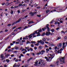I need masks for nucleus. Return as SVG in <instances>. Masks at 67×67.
<instances>
[{"mask_svg":"<svg viewBox=\"0 0 67 67\" xmlns=\"http://www.w3.org/2000/svg\"><path fill=\"white\" fill-rule=\"evenodd\" d=\"M5 5H9V3H7L5 4Z\"/></svg>","mask_w":67,"mask_h":67,"instance_id":"nucleus-45","label":"nucleus"},{"mask_svg":"<svg viewBox=\"0 0 67 67\" xmlns=\"http://www.w3.org/2000/svg\"><path fill=\"white\" fill-rule=\"evenodd\" d=\"M62 49H63V50H64V48H65V46H62Z\"/></svg>","mask_w":67,"mask_h":67,"instance_id":"nucleus-51","label":"nucleus"},{"mask_svg":"<svg viewBox=\"0 0 67 67\" xmlns=\"http://www.w3.org/2000/svg\"><path fill=\"white\" fill-rule=\"evenodd\" d=\"M34 49H36H36H37V47H35L34 48Z\"/></svg>","mask_w":67,"mask_h":67,"instance_id":"nucleus-63","label":"nucleus"},{"mask_svg":"<svg viewBox=\"0 0 67 67\" xmlns=\"http://www.w3.org/2000/svg\"><path fill=\"white\" fill-rule=\"evenodd\" d=\"M13 3V2H11L8 3V4H9V5H10V4H11V3Z\"/></svg>","mask_w":67,"mask_h":67,"instance_id":"nucleus-56","label":"nucleus"},{"mask_svg":"<svg viewBox=\"0 0 67 67\" xmlns=\"http://www.w3.org/2000/svg\"><path fill=\"white\" fill-rule=\"evenodd\" d=\"M35 33H36L35 32H34V33H33V34H32V35H35Z\"/></svg>","mask_w":67,"mask_h":67,"instance_id":"nucleus-53","label":"nucleus"},{"mask_svg":"<svg viewBox=\"0 0 67 67\" xmlns=\"http://www.w3.org/2000/svg\"><path fill=\"white\" fill-rule=\"evenodd\" d=\"M61 38V37H58L57 40H57H60Z\"/></svg>","mask_w":67,"mask_h":67,"instance_id":"nucleus-37","label":"nucleus"},{"mask_svg":"<svg viewBox=\"0 0 67 67\" xmlns=\"http://www.w3.org/2000/svg\"><path fill=\"white\" fill-rule=\"evenodd\" d=\"M42 40H41L40 41H39V40H38L37 41V42L38 43H41V42H42Z\"/></svg>","mask_w":67,"mask_h":67,"instance_id":"nucleus-30","label":"nucleus"},{"mask_svg":"<svg viewBox=\"0 0 67 67\" xmlns=\"http://www.w3.org/2000/svg\"><path fill=\"white\" fill-rule=\"evenodd\" d=\"M22 5V4L20 3L18 4V6L19 7H20V6H21Z\"/></svg>","mask_w":67,"mask_h":67,"instance_id":"nucleus-43","label":"nucleus"},{"mask_svg":"<svg viewBox=\"0 0 67 67\" xmlns=\"http://www.w3.org/2000/svg\"><path fill=\"white\" fill-rule=\"evenodd\" d=\"M6 61L8 63L9 62H10V60L8 59H7L6 60Z\"/></svg>","mask_w":67,"mask_h":67,"instance_id":"nucleus-29","label":"nucleus"},{"mask_svg":"<svg viewBox=\"0 0 67 67\" xmlns=\"http://www.w3.org/2000/svg\"><path fill=\"white\" fill-rule=\"evenodd\" d=\"M54 55H52V58L51 57H48L49 58V59H48V62H51L52 61V59L54 58Z\"/></svg>","mask_w":67,"mask_h":67,"instance_id":"nucleus-4","label":"nucleus"},{"mask_svg":"<svg viewBox=\"0 0 67 67\" xmlns=\"http://www.w3.org/2000/svg\"><path fill=\"white\" fill-rule=\"evenodd\" d=\"M31 46L32 47H34V45L33 44H31Z\"/></svg>","mask_w":67,"mask_h":67,"instance_id":"nucleus-49","label":"nucleus"},{"mask_svg":"<svg viewBox=\"0 0 67 67\" xmlns=\"http://www.w3.org/2000/svg\"><path fill=\"white\" fill-rule=\"evenodd\" d=\"M62 46V43H60L59 44L58 47H61Z\"/></svg>","mask_w":67,"mask_h":67,"instance_id":"nucleus-10","label":"nucleus"},{"mask_svg":"<svg viewBox=\"0 0 67 67\" xmlns=\"http://www.w3.org/2000/svg\"><path fill=\"white\" fill-rule=\"evenodd\" d=\"M51 32H54V29H53L52 30H51Z\"/></svg>","mask_w":67,"mask_h":67,"instance_id":"nucleus-35","label":"nucleus"},{"mask_svg":"<svg viewBox=\"0 0 67 67\" xmlns=\"http://www.w3.org/2000/svg\"><path fill=\"white\" fill-rule=\"evenodd\" d=\"M40 43L42 45H44V42L42 41Z\"/></svg>","mask_w":67,"mask_h":67,"instance_id":"nucleus-16","label":"nucleus"},{"mask_svg":"<svg viewBox=\"0 0 67 67\" xmlns=\"http://www.w3.org/2000/svg\"><path fill=\"white\" fill-rule=\"evenodd\" d=\"M14 24H16V22L15 21L14 23H13L12 24V25H14Z\"/></svg>","mask_w":67,"mask_h":67,"instance_id":"nucleus-40","label":"nucleus"},{"mask_svg":"<svg viewBox=\"0 0 67 67\" xmlns=\"http://www.w3.org/2000/svg\"><path fill=\"white\" fill-rule=\"evenodd\" d=\"M16 41H18V42H21V40H20V39H18Z\"/></svg>","mask_w":67,"mask_h":67,"instance_id":"nucleus-38","label":"nucleus"},{"mask_svg":"<svg viewBox=\"0 0 67 67\" xmlns=\"http://www.w3.org/2000/svg\"><path fill=\"white\" fill-rule=\"evenodd\" d=\"M50 34L51 35H53L54 34V33H50Z\"/></svg>","mask_w":67,"mask_h":67,"instance_id":"nucleus-61","label":"nucleus"},{"mask_svg":"<svg viewBox=\"0 0 67 67\" xmlns=\"http://www.w3.org/2000/svg\"><path fill=\"white\" fill-rule=\"evenodd\" d=\"M28 66V64H26L25 65L24 67H27Z\"/></svg>","mask_w":67,"mask_h":67,"instance_id":"nucleus-50","label":"nucleus"},{"mask_svg":"<svg viewBox=\"0 0 67 67\" xmlns=\"http://www.w3.org/2000/svg\"><path fill=\"white\" fill-rule=\"evenodd\" d=\"M52 42H49V45L50 46H52Z\"/></svg>","mask_w":67,"mask_h":67,"instance_id":"nucleus-28","label":"nucleus"},{"mask_svg":"<svg viewBox=\"0 0 67 67\" xmlns=\"http://www.w3.org/2000/svg\"><path fill=\"white\" fill-rule=\"evenodd\" d=\"M30 51H33V48H30Z\"/></svg>","mask_w":67,"mask_h":67,"instance_id":"nucleus-36","label":"nucleus"},{"mask_svg":"<svg viewBox=\"0 0 67 67\" xmlns=\"http://www.w3.org/2000/svg\"><path fill=\"white\" fill-rule=\"evenodd\" d=\"M1 4L2 5H4L5 4V3H2Z\"/></svg>","mask_w":67,"mask_h":67,"instance_id":"nucleus-52","label":"nucleus"},{"mask_svg":"<svg viewBox=\"0 0 67 67\" xmlns=\"http://www.w3.org/2000/svg\"><path fill=\"white\" fill-rule=\"evenodd\" d=\"M18 57H19V58L20 59H21V55H19Z\"/></svg>","mask_w":67,"mask_h":67,"instance_id":"nucleus-59","label":"nucleus"},{"mask_svg":"<svg viewBox=\"0 0 67 67\" xmlns=\"http://www.w3.org/2000/svg\"><path fill=\"white\" fill-rule=\"evenodd\" d=\"M27 44H30V42L29 41H27L26 42Z\"/></svg>","mask_w":67,"mask_h":67,"instance_id":"nucleus-31","label":"nucleus"},{"mask_svg":"<svg viewBox=\"0 0 67 67\" xmlns=\"http://www.w3.org/2000/svg\"><path fill=\"white\" fill-rule=\"evenodd\" d=\"M10 13L11 14H13V11L12 10H11Z\"/></svg>","mask_w":67,"mask_h":67,"instance_id":"nucleus-34","label":"nucleus"},{"mask_svg":"<svg viewBox=\"0 0 67 67\" xmlns=\"http://www.w3.org/2000/svg\"><path fill=\"white\" fill-rule=\"evenodd\" d=\"M29 14H31V16H33L34 15V13L32 12H31L29 13Z\"/></svg>","mask_w":67,"mask_h":67,"instance_id":"nucleus-13","label":"nucleus"},{"mask_svg":"<svg viewBox=\"0 0 67 67\" xmlns=\"http://www.w3.org/2000/svg\"><path fill=\"white\" fill-rule=\"evenodd\" d=\"M38 62H35V64H34V66H40L39 65H38Z\"/></svg>","mask_w":67,"mask_h":67,"instance_id":"nucleus-7","label":"nucleus"},{"mask_svg":"<svg viewBox=\"0 0 67 67\" xmlns=\"http://www.w3.org/2000/svg\"><path fill=\"white\" fill-rule=\"evenodd\" d=\"M28 37H29V39H31V38H32V37H33V36H32V34H31L28 36Z\"/></svg>","mask_w":67,"mask_h":67,"instance_id":"nucleus-9","label":"nucleus"},{"mask_svg":"<svg viewBox=\"0 0 67 67\" xmlns=\"http://www.w3.org/2000/svg\"><path fill=\"white\" fill-rule=\"evenodd\" d=\"M10 56V54H8L5 55V57H8V56Z\"/></svg>","mask_w":67,"mask_h":67,"instance_id":"nucleus-25","label":"nucleus"},{"mask_svg":"<svg viewBox=\"0 0 67 67\" xmlns=\"http://www.w3.org/2000/svg\"><path fill=\"white\" fill-rule=\"evenodd\" d=\"M54 20H52L51 21L50 23H53V22H54Z\"/></svg>","mask_w":67,"mask_h":67,"instance_id":"nucleus-44","label":"nucleus"},{"mask_svg":"<svg viewBox=\"0 0 67 67\" xmlns=\"http://www.w3.org/2000/svg\"><path fill=\"white\" fill-rule=\"evenodd\" d=\"M46 39L45 38H43L42 39V41H43V42H45L46 41Z\"/></svg>","mask_w":67,"mask_h":67,"instance_id":"nucleus-15","label":"nucleus"},{"mask_svg":"<svg viewBox=\"0 0 67 67\" xmlns=\"http://www.w3.org/2000/svg\"><path fill=\"white\" fill-rule=\"evenodd\" d=\"M46 13H48V12H50V11L49 10H48V9L47 10H46Z\"/></svg>","mask_w":67,"mask_h":67,"instance_id":"nucleus-23","label":"nucleus"},{"mask_svg":"<svg viewBox=\"0 0 67 67\" xmlns=\"http://www.w3.org/2000/svg\"><path fill=\"white\" fill-rule=\"evenodd\" d=\"M42 31V29H40L38 30V32H37V31H35V32L37 34V36H40V35H41L40 33V32H41Z\"/></svg>","mask_w":67,"mask_h":67,"instance_id":"nucleus-1","label":"nucleus"},{"mask_svg":"<svg viewBox=\"0 0 67 67\" xmlns=\"http://www.w3.org/2000/svg\"><path fill=\"white\" fill-rule=\"evenodd\" d=\"M30 60H31L30 59H29L28 60H27V63H29V61H30Z\"/></svg>","mask_w":67,"mask_h":67,"instance_id":"nucleus-57","label":"nucleus"},{"mask_svg":"<svg viewBox=\"0 0 67 67\" xmlns=\"http://www.w3.org/2000/svg\"><path fill=\"white\" fill-rule=\"evenodd\" d=\"M67 36H65L64 37V39H65V40H67Z\"/></svg>","mask_w":67,"mask_h":67,"instance_id":"nucleus-55","label":"nucleus"},{"mask_svg":"<svg viewBox=\"0 0 67 67\" xmlns=\"http://www.w3.org/2000/svg\"><path fill=\"white\" fill-rule=\"evenodd\" d=\"M31 43H32V44H34V43L35 44L36 43V42H35V41H31Z\"/></svg>","mask_w":67,"mask_h":67,"instance_id":"nucleus-17","label":"nucleus"},{"mask_svg":"<svg viewBox=\"0 0 67 67\" xmlns=\"http://www.w3.org/2000/svg\"><path fill=\"white\" fill-rule=\"evenodd\" d=\"M3 57H4V56H3V54H1V58L2 59V60H3V59H4V58H3Z\"/></svg>","mask_w":67,"mask_h":67,"instance_id":"nucleus-8","label":"nucleus"},{"mask_svg":"<svg viewBox=\"0 0 67 67\" xmlns=\"http://www.w3.org/2000/svg\"><path fill=\"white\" fill-rule=\"evenodd\" d=\"M13 52L14 53H18V51H15L14 52Z\"/></svg>","mask_w":67,"mask_h":67,"instance_id":"nucleus-22","label":"nucleus"},{"mask_svg":"<svg viewBox=\"0 0 67 67\" xmlns=\"http://www.w3.org/2000/svg\"><path fill=\"white\" fill-rule=\"evenodd\" d=\"M19 48L18 47H16V46H15V49H16V50H18V49Z\"/></svg>","mask_w":67,"mask_h":67,"instance_id":"nucleus-14","label":"nucleus"},{"mask_svg":"<svg viewBox=\"0 0 67 67\" xmlns=\"http://www.w3.org/2000/svg\"><path fill=\"white\" fill-rule=\"evenodd\" d=\"M4 67H7V65H4Z\"/></svg>","mask_w":67,"mask_h":67,"instance_id":"nucleus-64","label":"nucleus"},{"mask_svg":"<svg viewBox=\"0 0 67 67\" xmlns=\"http://www.w3.org/2000/svg\"><path fill=\"white\" fill-rule=\"evenodd\" d=\"M11 25L10 24H8V25H7L8 26H11Z\"/></svg>","mask_w":67,"mask_h":67,"instance_id":"nucleus-58","label":"nucleus"},{"mask_svg":"<svg viewBox=\"0 0 67 67\" xmlns=\"http://www.w3.org/2000/svg\"><path fill=\"white\" fill-rule=\"evenodd\" d=\"M22 29V27H19L18 28H16V29L17 30V29H19V30H21Z\"/></svg>","mask_w":67,"mask_h":67,"instance_id":"nucleus-24","label":"nucleus"},{"mask_svg":"<svg viewBox=\"0 0 67 67\" xmlns=\"http://www.w3.org/2000/svg\"><path fill=\"white\" fill-rule=\"evenodd\" d=\"M37 16L38 17H41V15H37Z\"/></svg>","mask_w":67,"mask_h":67,"instance_id":"nucleus-39","label":"nucleus"},{"mask_svg":"<svg viewBox=\"0 0 67 67\" xmlns=\"http://www.w3.org/2000/svg\"><path fill=\"white\" fill-rule=\"evenodd\" d=\"M46 40H47V41H49L50 39H49V38H47Z\"/></svg>","mask_w":67,"mask_h":67,"instance_id":"nucleus-48","label":"nucleus"},{"mask_svg":"<svg viewBox=\"0 0 67 67\" xmlns=\"http://www.w3.org/2000/svg\"><path fill=\"white\" fill-rule=\"evenodd\" d=\"M25 49H30V47H25Z\"/></svg>","mask_w":67,"mask_h":67,"instance_id":"nucleus-18","label":"nucleus"},{"mask_svg":"<svg viewBox=\"0 0 67 67\" xmlns=\"http://www.w3.org/2000/svg\"><path fill=\"white\" fill-rule=\"evenodd\" d=\"M15 62H19V59H17L15 60Z\"/></svg>","mask_w":67,"mask_h":67,"instance_id":"nucleus-47","label":"nucleus"},{"mask_svg":"<svg viewBox=\"0 0 67 67\" xmlns=\"http://www.w3.org/2000/svg\"><path fill=\"white\" fill-rule=\"evenodd\" d=\"M48 26H49V24H47L46 25V27L47 29H48L47 31H48V32H49V27H48Z\"/></svg>","mask_w":67,"mask_h":67,"instance_id":"nucleus-5","label":"nucleus"},{"mask_svg":"<svg viewBox=\"0 0 67 67\" xmlns=\"http://www.w3.org/2000/svg\"><path fill=\"white\" fill-rule=\"evenodd\" d=\"M31 54H32L33 56H34V55H35V53H34L31 52Z\"/></svg>","mask_w":67,"mask_h":67,"instance_id":"nucleus-41","label":"nucleus"},{"mask_svg":"<svg viewBox=\"0 0 67 67\" xmlns=\"http://www.w3.org/2000/svg\"><path fill=\"white\" fill-rule=\"evenodd\" d=\"M16 67V63H15L13 66V67Z\"/></svg>","mask_w":67,"mask_h":67,"instance_id":"nucleus-26","label":"nucleus"},{"mask_svg":"<svg viewBox=\"0 0 67 67\" xmlns=\"http://www.w3.org/2000/svg\"><path fill=\"white\" fill-rule=\"evenodd\" d=\"M59 62V61H57L56 63L58 65V63Z\"/></svg>","mask_w":67,"mask_h":67,"instance_id":"nucleus-60","label":"nucleus"},{"mask_svg":"<svg viewBox=\"0 0 67 67\" xmlns=\"http://www.w3.org/2000/svg\"><path fill=\"white\" fill-rule=\"evenodd\" d=\"M45 58L46 59V60L47 61H48V58L46 57H45Z\"/></svg>","mask_w":67,"mask_h":67,"instance_id":"nucleus-21","label":"nucleus"},{"mask_svg":"<svg viewBox=\"0 0 67 67\" xmlns=\"http://www.w3.org/2000/svg\"><path fill=\"white\" fill-rule=\"evenodd\" d=\"M40 62H41V63H42L41 64V66H45V63H44V62H45L44 60L41 59L40 60Z\"/></svg>","mask_w":67,"mask_h":67,"instance_id":"nucleus-2","label":"nucleus"},{"mask_svg":"<svg viewBox=\"0 0 67 67\" xmlns=\"http://www.w3.org/2000/svg\"><path fill=\"white\" fill-rule=\"evenodd\" d=\"M65 42H63V46H65V47H66V46H64V45H65Z\"/></svg>","mask_w":67,"mask_h":67,"instance_id":"nucleus-32","label":"nucleus"},{"mask_svg":"<svg viewBox=\"0 0 67 67\" xmlns=\"http://www.w3.org/2000/svg\"><path fill=\"white\" fill-rule=\"evenodd\" d=\"M21 20V19H19L18 20V21H16V23H19V22H20V21Z\"/></svg>","mask_w":67,"mask_h":67,"instance_id":"nucleus-12","label":"nucleus"},{"mask_svg":"<svg viewBox=\"0 0 67 67\" xmlns=\"http://www.w3.org/2000/svg\"><path fill=\"white\" fill-rule=\"evenodd\" d=\"M19 66H20V64L19 63H18L16 66V67H19Z\"/></svg>","mask_w":67,"mask_h":67,"instance_id":"nucleus-19","label":"nucleus"},{"mask_svg":"<svg viewBox=\"0 0 67 67\" xmlns=\"http://www.w3.org/2000/svg\"><path fill=\"white\" fill-rule=\"evenodd\" d=\"M20 3V1H18L17 2H16L15 3V4H19V3Z\"/></svg>","mask_w":67,"mask_h":67,"instance_id":"nucleus-20","label":"nucleus"},{"mask_svg":"<svg viewBox=\"0 0 67 67\" xmlns=\"http://www.w3.org/2000/svg\"><path fill=\"white\" fill-rule=\"evenodd\" d=\"M50 66H52V67H54L55 66V65L53 64H51L50 65Z\"/></svg>","mask_w":67,"mask_h":67,"instance_id":"nucleus-42","label":"nucleus"},{"mask_svg":"<svg viewBox=\"0 0 67 67\" xmlns=\"http://www.w3.org/2000/svg\"><path fill=\"white\" fill-rule=\"evenodd\" d=\"M42 46H39L38 47V48L39 49H42Z\"/></svg>","mask_w":67,"mask_h":67,"instance_id":"nucleus-33","label":"nucleus"},{"mask_svg":"<svg viewBox=\"0 0 67 67\" xmlns=\"http://www.w3.org/2000/svg\"><path fill=\"white\" fill-rule=\"evenodd\" d=\"M50 34H51V32H47L46 34V35L47 36H48Z\"/></svg>","mask_w":67,"mask_h":67,"instance_id":"nucleus-6","label":"nucleus"},{"mask_svg":"<svg viewBox=\"0 0 67 67\" xmlns=\"http://www.w3.org/2000/svg\"><path fill=\"white\" fill-rule=\"evenodd\" d=\"M45 51L44 50H42L41 51V54L42 55H43V54H44V53H45Z\"/></svg>","mask_w":67,"mask_h":67,"instance_id":"nucleus-11","label":"nucleus"},{"mask_svg":"<svg viewBox=\"0 0 67 67\" xmlns=\"http://www.w3.org/2000/svg\"><path fill=\"white\" fill-rule=\"evenodd\" d=\"M35 45H36V46H39V43H37L36 44H34Z\"/></svg>","mask_w":67,"mask_h":67,"instance_id":"nucleus-27","label":"nucleus"},{"mask_svg":"<svg viewBox=\"0 0 67 67\" xmlns=\"http://www.w3.org/2000/svg\"><path fill=\"white\" fill-rule=\"evenodd\" d=\"M11 56L12 57H13L14 56V54H12L11 55Z\"/></svg>","mask_w":67,"mask_h":67,"instance_id":"nucleus-46","label":"nucleus"},{"mask_svg":"<svg viewBox=\"0 0 67 67\" xmlns=\"http://www.w3.org/2000/svg\"><path fill=\"white\" fill-rule=\"evenodd\" d=\"M45 34V32L43 33L42 34V36H44V35Z\"/></svg>","mask_w":67,"mask_h":67,"instance_id":"nucleus-54","label":"nucleus"},{"mask_svg":"<svg viewBox=\"0 0 67 67\" xmlns=\"http://www.w3.org/2000/svg\"><path fill=\"white\" fill-rule=\"evenodd\" d=\"M27 38H26L25 37H24L23 38V40H27Z\"/></svg>","mask_w":67,"mask_h":67,"instance_id":"nucleus-62","label":"nucleus"},{"mask_svg":"<svg viewBox=\"0 0 67 67\" xmlns=\"http://www.w3.org/2000/svg\"><path fill=\"white\" fill-rule=\"evenodd\" d=\"M65 57H63L62 58H59V59L60 62L64 63L65 62Z\"/></svg>","mask_w":67,"mask_h":67,"instance_id":"nucleus-3","label":"nucleus"}]
</instances>
